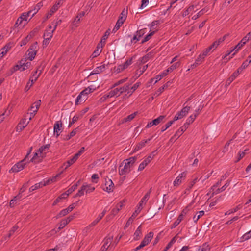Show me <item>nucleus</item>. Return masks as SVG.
Returning a JSON list of instances; mask_svg holds the SVG:
<instances>
[{
	"label": "nucleus",
	"mask_w": 251,
	"mask_h": 251,
	"mask_svg": "<svg viewBox=\"0 0 251 251\" xmlns=\"http://www.w3.org/2000/svg\"><path fill=\"white\" fill-rule=\"evenodd\" d=\"M137 159V156L131 157L125 160L123 162L124 163L125 162V165L123 168H121L122 165L120 166L119 168V174L120 175H124L126 174L129 173L131 168L134 164L136 160Z\"/></svg>",
	"instance_id": "f257e3e1"
},
{
	"label": "nucleus",
	"mask_w": 251,
	"mask_h": 251,
	"mask_svg": "<svg viewBox=\"0 0 251 251\" xmlns=\"http://www.w3.org/2000/svg\"><path fill=\"white\" fill-rule=\"evenodd\" d=\"M67 224V221L65 220L64 219L62 220L60 222L59 226L58 228L57 231L60 230L61 229L64 228Z\"/></svg>",
	"instance_id": "13d9d810"
},
{
	"label": "nucleus",
	"mask_w": 251,
	"mask_h": 251,
	"mask_svg": "<svg viewBox=\"0 0 251 251\" xmlns=\"http://www.w3.org/2000/svg\"><path fill=\"white\" fill-rule=\"evenodd\" d=\"M42 5H43L41 2H39L32 9L30 10L32 11V13L31 14V17H33L34 15L37 13Z\"/></svg>",
	"instance_id": "f704fd0d"
},
{
	"label": "nucleus",
	"mask_w": 251,
	"mask_h": 251,
	"mask_svg": "<svg viewBox=\"0 0 251 251\" xmlns=\"http://www.w3.org/2000/svg\"><path fill=\"white\" fill-rule=\"evenodd\" d=\"M114 187V185L111 179L109 178H106L103 190L108 193H110L113 191Z\"/></svg>",
	"instance_id": "1a4fd4ad"
},
{
	"label": "nucleus",
	"mask_w": 251,
	"mask_h": 251,
	"mask_svg": "<svg viewBox=\"0 0 251 251\" xmlns=\"http://www.w3.org/2000/svg\"><path fill=\"white\" fill-rule=\"evenodd\" d=\"M137 114V112H135L133 113H132L131 114L128 115L127 117H126V118H125L123 119L122 123H124L127 122L128 121H131L136 116Z\"/></svg>",
	"instance_id": "a19ab883"
},
{
	"label": "nucleus",
	"mask_w": 251,
	"mask_h": 251,
	"mask_svg": "<svg viewBox=\"0 0 251 251\" xmlns=\"http://www.w3.org/2000/svg\"><path fill=\"white\" fill-rule=\"evenodd\" d=\"M95 90V88H93L92 86H91L84 89L80 93L82 95V96H83L84 97H86V99H87L88 98V95L94 92Z\"/></svg>",
	"instance_id": "393cba45"
},
{
	"label": "nucleus",
	"mask_w": 251,
	"mask_h": 251,
	"mask_svg": "<svg viewBox=\"0 0 251 251\" xmlns=\"http://www.w3.org/2000/svg\"><path fill=\"white\" fill-rule=\"evenodd\" d=\"M151 192V190H150L142 198V199H141V200L139 202V203H141V204L143 205V202H146L148 200V199H149Z\"/></svg>",
	"instance_id": "09e8293b"
},
{
	"label": "nucleus",
	"mask_w": 251,
	"mask_h": 251,
	"mask_svg": "<svg viewBox=\"0 0 251 251\" xmlns=\"http://www.w3.org/2000/svg\"><path fill=\"white\" fill-rule=\"evenodd\" d=\"M198 115V113H194V114L190 115L187 119L185 124H187V125L189 126L190 124H191L194 122V121L195 120Z\"/></svg>",
	"instance_id": "c9c22d12"
},
{
	"label": "nucleus",
	"mask_w": 251,
	"mask_h": 251,
	"mask_svg": "<svg viewBox=\"0 0 251 251\" xmlns=\"http://www.w3.org/2000/svg\"><path fill=\"white\" fill-rule=\"evenodd\" d=\"M28 117H25L23 119L21 122L18 124L16 127V130L18 132L21 131L29 123V119Z\"/></svg>",
	"instance_id": "f8f14e48"
},
{
	"label": "nucleus",
	"mask_w": 251,
	"mask_h": 251,
	"mask_svg": "<svg viewBox=\"0 0 251 251\" xmlns=\"http://www.w3.org/2000/svg\"><path fill=\"white\" fill-rule=\"evenodd\" d=\"M49 181H50V180H48L46 182L43 183L42 182H40L39 183H37L35 184L34 185L32 186L29 188V191L32 192L36 189H38V188H40L41 187H42L43 186H46V185H47L49 183Z\"/></svg>",
	"instance_id": "b1692460"
},
{
	"label": "nucleus",
	"mask_w": 251,
	"mask_h": 251,
	"mask_svg": "<svg viewBox=\"0 0 251 251\" xmlns=\"http://www.w3.org/2000/svg\"><path fill=\"white\" fill-rule=\"evenodd\" d=\"M84 151L85 148L82 147L80 150L73 156V157L77 160L78 157L84 152Z\"/></svg>",
	"instance_id": "6e6d98bb"
},
{
	"label": "nucleus",
	"mask_w": 251,
	"mask_h": 251,
	"mask_svg": "<svg viewBox=\"0 0 251 251\" xmlns=\"http://www.w3.org/2000/svg\"><path fill=\"white\" fill-rule=\"evenodd\" d=\"M186 176V173L183 172L180 173L178 176L176 178L173 182V185L174 186H177L179 185L182 181V179H184Z\"/></svg>",
	"instance_id": "4468645a"
},
{
	"label": "nucleus",
	"mask_w": 251,
	"mask_h": 251,
	"mask_svg": "<svg viewBox=\"0 0 251 251\" xmlns=\"http://www.w3.org/2000/svg\"><path fill=\"white\" fill-rule=\"evenodd\" d=\"M154 31H150V33H148L147 35H146L143 40L141 41V44H143L145 42L148 41L150 40L152 36V35L154 34Z\"/></svg>",
	"instance_id": "ea45409f"
},
{
	"label": "nucleus",
	"mask_w": 251,
	"mask_h": 251,
	"mask_svg": "<svg viewBox=\"0 0 251 251\" xmlns=\"http://www.w3.org/2000/svg\"><path fill=\"white\" fill-rule=\"evenodd\" d=\"M85 186L83 185L80 189L78 191L77 193L75 196V197H81L84 194Z\"/></svg>",
	"instance_id": "603ef678"
},
{
	"label": "nucleus",
	"mask_w": 251,
	"mask_h": 251,
	"mask_svg": "<svg viewBox=\"0 0 251 251\" xmlns=\"http://www.w3.org/2000/svg\"><path fill=\"white\" fill-rule=\"evenodd\" d=\"M10 46L9 45H5L3 48L0 50V58H2L4 55H5L8 51L10 50Z\"/></svg>",
	"instance_id": "4c0bfd02"
},
{
	"label": "nucleus",
	"mask_w": 251,
	"mask_h": 251,
	"mask_svg": "<svg viewBox=\"0 0 251 251\" xmlns=\"http://www.w3.org/2000/svg\"><path fill=\"white\" fill-rule=\"evenodd\" d=\"M129 84H126L124 86L120 88H116L110 91L106 94L104 95L102 98L104 99V100H105L107 98H112L114 96L118 97L120 96V95L123 93L127 92V91L129 89Z\"/></svg>",
	"instance_id": "f03ea898"
},
{
	"label": "nucleus",
	"mask_w": 251,
	"mask_h": 251,
	"mask_svg": "<svg viewBox=\"0 0 251 251\" xmlns=\"http://www.w3.org/2000/svg\"><path fill=\"white\" fill-rule=\"evenodd\" d=\"M36 44L33 45L27 50L28 58L30 61H32L35 58L36 54Z\"/></svg>",
	"instance_id": "ddd939ff"
},
{
	"label": "nucleus",
	"mask_w": 251,
	"mask_h": 251,
	"mask_svg": "<svg viewBox=\"0 0 251 251\" xmlns=\"http://www.w3.org/2000/svg\"><path fill=\"white\" fill-rule=\"evenodd\" d=\"M40 105L41 100H39L34 102L29 108L28 111L30 112H28L25 115V117H28V119H29V121H30L36 115Z\"/></svg>",
	"instance_id": "20e7f679"
},
{
	"label": "nucleus",
	"mask_w": 251,
	"mask_h": 251,
	"mask_svg": "<svg viewBox=\"0 0 251 251\" xmlns=\"http://www.w3.org/2000/svg\"><path fill=\"white\" fill-rule=\"evenodd\" d=\"M76 161V160H75V158L73 157L71 159H70V160H69L67 161H66V162H65L63 164L62 167V168L64 167V170H66L67 168H68L69 167H70L71 165L74 164Z\"/></svg>",
	"instance_id": "473e14b6"
},
{
	"label": "nucleus",
	"mask_w": 251,
	"mask_h": 251,
	"mask_svg": "<svg viewBox=\"0 0 251 251\" xmlns=\"http://www.w3.org/2000/svg\"><path fill=\"white\" fill-rule=\"evenodd\" d=\"M183 218V214H180L177 219L172 225L171 228H174L177 226L178 225V224L181 222Z\"/></svg>",
	"instance_id": "37998d69"
},
{
	"label": "nucleus",
	"mask_w": 251,
	"mask_h": 251,
	"mask_svg": "<svg viewBox=\"0 0 251 251\" xmlns=\"http://www.w3.org/2000/svg\"><path fill=\"white\" fill-rule=\"evenodd\" d=\"M21 198V196L20 195V194L14 197V198L12 199L9 203V205L11 207H14L15 204L16 203L18 199H20Z\"/></svg>",
	"instance_id": "de8ad7c7"
},
{
	"label": "nucleus",
	"mask_w": 251,
	"mask_h": 251,
	"mask_svg": "<svg viewBox=\"0 0 251 251\" xmlns=\"http://www.w3.org/2000/svg\"><path fill=\"white\" fill-rule=\"evenodd\" d=\"M127 17V10H126L125 9L121 12L120 17L119 18L125 21Z\"/></svg>",
	"instance_id": "052dcab7"
},
{
	"label": "nucleus",
	"mask_w": 251,
	"mask_h": 251,
	"mask_svg": "<svg viewBox=\"0 0 251 251\" xmlns=\"http://www.w3.org/2000/svg\"><path fill=\"white\" fill-rule=\"evenodd\" d=\"M188 125H187V124L185 123L184 126L181 127V131H178L176 134L175 135V136H179L181 134H182V133H183L186 129V128L188 127Z\"/></svg>",
	"instance_id": "e2e57ef3"
},
{
	"label": "nucleus",
	"mask_w": 251,
	"mask_h": 251,
	"mask_svg": "<svg viewBox=\"0 0 251 251\" xmlns=\"http://www.w3.org/2000/svg\"><path fill=\"white\" fill-rule=\"evenodd\" d=\"M242 207V206L241 204H239L237 206H236L235 208L229 209L228 210V213H234L236 212H237L238 210L241 209Z\"/></svg>",
	"instance_id": "0e129e2a"
},
{
	"label": "nucleus",
	"mask_w": 251,
	"mask_h": 251,
	"mask_svg": "<svg viewBox=\"0 0 251 251\" xmlns=\"http://www.w3.org/2000/svg\"><path fill=\"white\" fill-rule=\"evenodd\" d=\"M179 65V62L175 63V64L172 65L170 67H169L167 69V72H172L173 70L176 69L177 67H178Z\"/></svg>",
	"instance_id": "4d7b16f0"
},
{
	"label": "nucleus",
	"mask_w": 251,
	"mask_h": 251,
	"mask_svg": "<svg viewBox=\"0 0 251 251\" xmlns=\"http://www.w3.org/2000/svg\"><path fill=\"white\" fill-rule=\"evenodd\" d=\"M158 23V21H153L150 24L148 25V26L150 28V31H154V33H155L158 30L156 26Z\"/></svg>",
	"instance_id": "c756f323"
},
{
	"label": "nucleus",
	"mask_w": 251,
	"mask_h": 251,
	"mask_svg": "<svg viewBox=\"0 0 251 251\" xmlns=\"http://www.w3.org/2000/svg\"><path fill=\"white\" fill-rule=\"evenodd\" d=\"M50 147V144H47L41 146L38 150V151L40 153V155H42L44 158L47 152L49 151Z\"/></svg>",
	"instance_id": "412c9836"
},
{
	"label": "nucleus",
	"mask_w": 251,
	"mask_h": 251,
	"mask_svg": "<svg viewBox=\"0 0 251 251\" xmlns=\"http://www.w3.org/2000/svg\"><path fill=\"white\" fill-rule=\"evenodd\" d=\"M193 179L192 181H191L189 184L187 186V187L186 188V190H188V191H190L192 188V187H193V186L199 181L201 179V178H200L199 179H198V176H195V175H194L193 176Z\"/></svg>",
	"instance_id": "cd10ccee"
},
{
	"label": "nucleus",
	"mask_w": 251,
	"mask_h": 251,
	"mask_svg": "<svg viewBox=\"0 0 251 251\" xmlns=\"http://www.w3.org/2000/svg\"><path fill=\"white\" fill-rule=\"evenodd\" d=\"M86 100V97H84L83 96H82V95L80 93L75 100V105H78L84 102Z\"/></svg>",
	"instance_id": "72a5a7b5"
},
{
	"label": "nucleus",
	"mask_w": 251,
	"mask_h": 251,
	"mask_svg": "<svg viewBox=\"0 0 251 251\" xmlns=\"http://www.w3.org/2000/svg\"><path fill=\"white\" fill-rule=\"evenodd\" d=\"M75 206V203L71 204L67 208L60 211V212L55 216V218L56 219H58L66 215L68 213L71 212Z\"/></svg>",
	"instance_id": "9d476101"
},
{
	"label": "nucleus",
	"mask_w": 251,
	"mask_h": 251,
	"mask_svg": "<svg viewBox=\"0 0 251 251\" xmlns=\"http://www.w3.org/2000/svg\"><path fill=\"white\" fill-rule=\"evenodd\" d=\"M63 129L62 121L61 120L56 121L53 126L54 135L56 137H58L62 132Z\"/></svg>",
	"instance_id": "6e6552de"
},
{
	"label": "nucleus",
	"mask_w": 251,
	"mask_h": 251,
	"mask_svg": "<svg viewBox=\"0 0 251 251\" xmlns=\"http://www.w3.org/2000/svg\"><path fill=\"white\" fill-rule=\"evenodd\" d=\"M164 118V116H160L156 119L152 120L151 122L148 123V124L147 125L146 127V128H150L152 126L154 125H158Z\"/></svg>",
	"instance_id": "2eb2a0df"
},
{
	"label": "nucleus",
	"mask_w": 251,
	"mask_h": 251,
	"mask_svg": "<svg viewBox=\"0 0 251 251\" xmlns=\"http://www.w3.org/2000/svg\"><path fill=\"white\" fill-rule=\"evenodd\" d=\"M153 232L152 231L150 232L148 234H147L143 240L142 241L141 243L145 246H147L149 244V243L151 241V239L153 237Z\"/></svg>",
	"instance_id": "f3484780"
},
{
	"label": "nucleus",
	"mask_w": 251,
	"mask_h": 251,
	"mask_svg": "<svg viewBox=\"0 0 251 251\" xmlns=\"http://www.w3.org/2000/svg\"><path fill=\"white\" fill-rule=\"evenodd\" d=\"M31 13L32 11H29L27 12L22 13L17 20L15 26L18 27L20 25L22 27L24 26L27 24L28 17L30 16H31Z\"/></svg>",
	"instance_id": "7ed1b4c3"
},
{
	"label": "nucleus",
	"mask_w": 251,
	"mask_h": 251,
	"mask_svg": "<svg viewBox=\"0 0 251 251\" xmlns=\"http://www.w3.org/2000/svg\"><path fill=\"white\" fill-rule=\"evenodd\" d=\"M141 37H139L137 36V34L135 33L133 37V38L131 40V42L132 43H136L137 42L139 41Z\"/></svg>",
	"instance_id": "774afa93"
},
{
	"label": "nucleus",
	"mask_w": 251,
	"mask_h": 251,
	"mask_svg": "<svg viewBox=\"0 0 251 251\" xmlns=\"http://www.w3.org/2000/svg\"><path fill=\"white\" fill-rule=\"evenodd\" d=\"M26 164V161L23 159L15 164L9 170V173L18 172L22 170Z\"/></svg>",
	"instance_id": "0eeeda50"
},
{
	"label": "nucleus",
	"mask_w": 251,
	"mask_h": 251,
	"mask_svg": "<svg viewBox=\"0 0 251 251\" xmlns=\"http://www.w3.org/2000/svg\"><path fill=\"white\" fill-rule=\"evenodd\" d=\"M85 186V191L86 194L90 193L95 190V187L91 185L83 184Z\"/></svg>",
	"instance_id": "a18cd8bd"
},
{
	"label": "nucleus",
	"mask_w": 251,
	"mask_h": 251,
	"mask_svg": "<svg viewBox=\"0 0 251 251\" xmlns=\"http://www.w3.org/2000/svg\"><path fill=\"white\" fill-rule=\"evenodd\" d=\"M210 250L209 245L207 243H205L199 247L197 251H210Z\"/></svg>",
	"instance_id": "58836bf2"
},
{
	"label": "nucleus",
	"mask_w": 251,
	"mask_h": 251,
	"mask_svg": "<svg viewBox=\"0 0 251 251\" xmlns=\"http://www.w3.org/2000/svg\"><path fill=\"white\" fill-rule=\"evenodd\" d=\"M107 64H103L100 66H98L95 68L92 72L91 73L90 75L94 74H98L103 72L106 67L107 66Z\"/></svg>",
	"instance_id": "6ab92c4d"
},
{
	"label": "nucleus",
	"mask_w": 251,
	"mask_h": 251,
	"mask_svg": "<svg viewBox=\"0 0 251 251\" xmlns=\"http://www.w3.org/2000/svg\"><path fill=\"white\" fill-rule=\"evenodd\" d=\"M246 44L244 42L241 40L238 44L232 49V50H235V52L232 55L231 58L234 56L236 53H237L241 48L242 47L245 45Z\"/></svg>",
	"instance_id": "2f4dec72"
},
{
	"label": "nucleus",
	"mask_w": 251,
	"mask_h": 251,
	"mask_svg": "<svg viewBox=\"0 0 251 251\" xmlns=\"http://www.w3.org/2000/svg\"><path fill=\"white\" fill-rule=\"evenodd\" d=\"M137 209L135 210V211L132 214V217H136L137 215L140 212V211L143 209V205L141 204V203L138 204V205L137 206Z\"/></svg>",
	"instance_id": "49530a36"
},
{
	"label": "nucleus",
	"mask_w": 251,
	"mask_h": 251,
	"mask_svg": "<svg viewBox=\"0 0 251 251\" xmlns=\"http://www.w3.org/2000/svg\"><path fill=\"white\" fill-rule=\"evenodd\" d=\"M59 6V3H56L54 5H53L51 8L50 11L47 14L46 18L48 19L50 18L51 15L58 10Z\"/></svg>",
	"instance_id": "a878e982"
},
{
	"label": "nucleus",
	"mask_w": 251,
	"mask_h": 251,
	"mask_svg": "<svg viewBox=\"0 0 251 251\" xmlns=\"http://www.w3.org/2000/svg\"><path fill=\"white\" fill-rule=\"evenodd\" d=\"M190 107L186 106L184 107L181 111L178 112L174 117V121H176L181 119L186 116L190 111Z\"/></svg>",
	"instance_id": "423d86ee"
},
{
	"label": "nucleus",
	"mask_w": 251,
	"mask_h": 251,
	"mask_svg": "<svg viewBox=\"0 0 251 251\" xmlns=\"http://www.w3.org/2000/svg\"><path fill=\"white\" fill-rule=\"evenodd\" d=\"M176 236L173 237L171 240V241L169 242V243L167 245L166 247L165 248V249L162 251H167L168 249H169L173 246V245L176 242Z\"/></svg>",
	"instance_id": "c03bdc74"
},
{
	"label": "nucleus",
	"mask_w": 251,
	"mask_h": 251,
	"mask_svg": "<svg viewBox=\"0 0 251 251\" xmlns=\"http://www.w3.org/2000/svg\"><path fill=\"white\" fill-rule=\"evenodd\" d=\"M230 183V180H227L226 183L220 188L216 189L213 192H212V195H217L219 193L224 191L225 189L229 185Z\"/></svg>",
	"instance_id": "bb28decb"
},
{
	"label": "nucleus",
	"mask_w": 251,
	"mask_h": 251,
	"mask_svg": "<svg viewBox=\"0 0 251 251\" xmlns=\"http://www.w3.org/2000/svg\"><path fill=\"white\" fill-rule=\"evenodd\" d=\"M80 21V19H79V18L75 17L72 22V28H73L77 27L78 25V24L79 23Z\"/></svg>",
	"instance_id": "3c124183"
},
{
	"label": "nucleus",
	"mask_w": 251,
	"mask_h": 251,
	"mask_svg": "<svg viewBox=\"0 0 251 251\" xmlns=\"http://www.w3.org/2000/svg\"><path fill=\"white\" fill-rule=\"evenodd\" d=\"M197 213H198L199 215H197V216L195 215L193 218L195 223H196L198 221V220L204 214V211L203 210L200 211L198 212H197Z\"/></svg>",
	"instance_id": "8fccbe9b"
},
{
	"label": "nucleus",
	"mask_w": 251,
	"mask_h": 251,
	"mask_svg": "<svg viewBox=\"0 0 251 251\" xmlns=\"http://www.w3.org/2000/svg\"><path fill=\"white\" fill-rule=\"evenodd\" d=\"M142 234V226H139L134 234V239L135 240H138L141 236Z\"/></svg>",
	"instance_id": "7c9ffc66"
},
{
	"label": "nucleus",
	"mask_w": 251,
	"mask_h": 251,
	"mask_svg": "<svg viewBox=\"0 0 251 251\" xmlns=\"http://www.w3.org/2000/svg\"><path fill=\"white\" fill-rule=\"evenodd\" d=\"M152 157L151 155L149 156L147 158L144 159V160L140 164L138 167V171L143 170L146 166L151 162L152 160Z\"/></svg>",
	"instance_id": "aec40b11"
},
{
	"label": "nucleus",
	"mask_w": 251,
	"mask_h": 251,
	"mask_svg": "<svg viewBox=\"0 0 251 251\" xmlns=\"http://www.w3.org/2000/svg\"><path fill=\"white\" fill-rule=\"evenodd\" d=\"M10 110H5V112L1 115H0V123H1L4 119L5 118V117L4 116H8L10 114Z\"/></svg>",
	"instance_id": "680f3d73"
},
{
	"label": "nucleus",
	"mask_w": 251,
	"mask_h": 251,
	"mask_svg": "<svg viewBox=\"0 0 251 251\" xmlns=\"http://www.w3.org/2000/svg\"><path fill=\"white\" fill-rule=\"evenodd\" d=\"M31 64L30 62H27L24 60H21L19 62L18 64L15 65L13 67H12L11 69V74L14 72L20 70V71H23L25 69L28 68Z\"/></svg>",
	"instance_id": "39448f33"
},
{
	"label": "nucleus",
	"mask_w": 251,
	"mask_h": 251,
	"mask_svg": "<svg viewBox=\"0 0 251 251\" xmlns=\"http://www.w3.org/2000/svg\"><path fill=\"white\" fill-rule=\"evenodd\" d=\"M175 121L172 120L167 123L164 126L162 127V131H164L166 130L168 128H169L174 122Z\"/></svg>",
	"instance_id": "bf43d9fd"
},
{
	"label": "nucleus",
	"mask_w": 251,
	"mask_h": 251,
	"mask_svg": "<svg viewBox=\"0 0 251 251\" xmlns=\"http://www.w3.org/2000/svg\"><path fill=\"white\" fill-rule=\"evenodd\" d=\"M41 73V71H40V72L38 73V70H36L34 72L32 76L30 78L29 81L31 82L30 86H31L37 80L39 76H40Z\"/></svg>",
	"instance_id": "c85d7f7f"
},
{
	"label": "nucleus",
	"mask_w": 251,
	"mask_h": 251,
	"mask_svg": "<svg viewBox=\"0 0 251 251\" xmlns=\"http://www.w3.org/2000/svg\"><path fill=\"white\" fill-rule=\"evenodd\" d=\"M251 39V31L249 32L244 38L241 40L244 43H246Z\"/></svg>",
	"instance_id": "69168bd1"
},
{
	"label": "nucleus",
	"mask_w": 251,
	"mask_h": 251,
	"mask_svg": "<svg viewBox=\"0 0 251 251\" xmlns=\"http://www.w3.org/2000/svg\"><path fill=\"white\" fill-rule=\"evenodd\" d=\"M54 31L55 30L52 29L51 25H50L49 28L46 30L44 34V38H46L47 39H51Z\"/></svg>",
	"instance_id": "5701e85b"
},
{
	"label": "nucleus",
	"mask_w": 251,
	"mask_h": 251,
	"mask_svg": "<svg viewBox=\"0 0 251 251\" xmlns=\"http://www.w3.org/2000/svg\"><path fill=\"white\" fill-rule=\"evenodd\" d=\"M124 22L125 21L119 18L116 22L115 27L113 29L112 31L114 33L116 32L120 28L121 25L123 24Z\"/></svg>",
	"instance_id": "e433bc0d"
},
{
	"label": "nucleus",
	"mask_w": 251,
	"mask_h": 251,
	"mask_svg": "<svg viewBox=\"0 0 251 251\" xmlns=\"http://www.w3.org/2000/svg\"><path fill=\"white\" fill-rule=\"evenodd\" d=\"M251 237V230L249 232L246 233L243 235L242 238L243 240H247L249 239Z\"/></svg>",
	"instance_id": "338daca9"
},
{
	"label": "nucleus",
	"mask_w": 251,
	"mask_h": 251,
	"mask_svg": "<svg viewBox=\"0 0 251 251\" xmlns=\"http://www.w3.org/2000/svg\"><path fill=\"white\" fill-rule=\"evenodd\" d=\"M238 75V72H234L232 75L226 80V85H229Z\"/></svg>",
	"instance_id": "79ce46f5"
},
{
	"label": "nucleus",
	"mask_w": 251,
	"mask_h": 251,
	"mask_svg": "<svg viewBox=\"0 0 251 251\" xmlns=\"http://www.w3.org/2000/svg\"><path fill=\"white\" fill-rule=\"evenodd\" d=\"M40 153L37 151L34 153L33 156L31 159L30 161L34 163H38L41 162L44 158Z\"/></svg>",
	"instance_id": "a211bd4d"
},
{
	"label": "nucleus",
	"mask_w": 251,
	"mask_h": 251,
	"mask_svg": "<svg viewBox=\"0 0 251 251\" xmlns=\"http://www.w3.org/2000/svg\"><path fill=\"white\" fill-rule=\"evenodd\" d=\"M226 38V35L224 36L223 37L220 38L217 40L215 41L213 44L209 47L211 50H214L218 46L222 43Z\"/></svg>",
	"instance_id": "dca6fc26"
},
{
	"label": "nucleus",
	"mask_w": 251,
	"mask_h": 251,
	"mask_svg": "<svg viewBox=\"0 0 251 251\" xmlns=\"http://www.w3.org/2000/svg\"><path fill=\"white\" fill-rule=\"evenodd\" d=\"M145 146L144 142H140L137 144L136 146L133 147V152H135Z\"/></svg>",
	"instance_id": "864d4df0"
},
{
	"label": "nucleus",
	"mask_w": 251,
	"mask_h": 251,
	"mask_svg": "<svg viewBox=\"0 0 251 251\" xmlns=\"http://www.w3.org/2000/svg\"><path fill=\"white\" fill-rule=\"evenodd\" d=\"M132 63V57L129 58L123 64L119 65L116 69V72L117 73H120L123 71L124 70L127 68Z\"/></svg>",
	"instance_id": "9b49d317"
},
{
	"label": "nucleus",
	"mask_w": 251,
	"mask_h": 251,
	"mask_svg": "<svg viewBox=\"0 0 251 251\" xmlns=\"http://www.w3.org/2000/svg\"><path fill=\"white\" fill-rule=\"evenodd\" d=\"M147 32V29L144 28L137 30L135 33L137 34L139 37H142L146 32Z\"/></svg>",
	"instance_id": "5fc2aeb1"
},
{
	"label": "nucleus",
	"mask_w": 251,
	"mask_h": 251,
	"mask_svg": "<svg viewBox=\"0 0 251 251\" xmlns=\"http://www.w3.org/2000/svg\"><path fill=\"white\" fill-rule=\"evenodd\" d=\"M112 241V237L105 238L104 244L101 248V251H106Z\"/></svg>",
	"instance_id": "4be33fe9"
}]
</instances>
